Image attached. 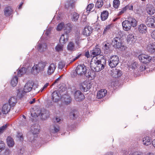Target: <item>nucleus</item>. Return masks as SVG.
<instances>
[{"mask_svg":"<svg viewBox=\"0 0 155 155\" xmlns=\"http://www.w3.org/2000/svg\"><path fill=\"white\" fill-rule=\"evenodd\" d=\"M106 63L105 58L104 57L102 56L99 60L97 59L94 62L91 61L90 67L94 71L99 72L104 68Z\"/></svg>","mask_w":155,"mask_h":155,"instance_id":"nucleus-1","label":"nucleus"},{"mask_svg":"<svg viewBox=\"0 0 155 155\" xmlns=\"http://www.w3.org/2000/svg\"><path fill=\"white\" fill-rule=\"evenodd\" d=\"M48 63L46 61H41L38 64L35 65L32 68L31 72L32 74L35 75L37 74L41 71H44V68Z\"/></svg>","mask_w":155,"mask_h":155,"instance_id":"nucleus-2","label":"nucleus"},{"mask_svg":"<svg viewBox=\"0 0 155 155\" xmlns=\"http://www.w3.org/2000/svg\"><path fill=\"white\" fill-rule=\"evenodd\" d=\"M31 116L33 117H38L40 116L41 119L45 120L49 117L50 112L45 109H43L41 110H38L37 113L34 114L31 113Z\"/></svg>","mask_w":155,"mask_h":155,"instance_id":"nucleus-3","label":"nucleus"},{"mask_svg":"<svg viewBox=\"0 0 155 155\" xmlns=\"http://www.w3.org/2000/svg\"><path fill=\"white\" fill-rule=\"evenodd\" d=\"M122 34L121 32H119L118 35H117V36L115 37L112 40L111 44L114 48H119L123 45L121 39L122 36L121 35Z\"/></svg>","mask_w":155,"mask_h":155,"instance_id":"nucleus-4","label":"nucleus"},{"mask_svg":"<svg viewBox=\"0 0 155 155\" xmlns=\"http://www.w3.org/2000/svg\"><path fill=\"white\" fill-rule=\"evenodd\" d=\"M108 65L112 68L116 67L119 62L118 56L116 55L111 56L108 59Z\"/></svg>","mask_w":155,"mask_h":155,"instance_id":"nucleus-5","label":"nucleus"},{"mask_svg":"<svg viewBox=\"0 0 155 155\" xmlns=\"http://www.w3.org/2000/svg\"><path fill=\"white\" fill-rule=\"evenodd\" d=\"M75 71V74H78L80 76L84 75L85 76L87 71L86 67L84 65H79L76 67Z\"/></svg>","mask_w":155,"mask_h":155,"instance_id":"nucleus-6","label":"nucleus"},{"mask_svg":"<svg viewBox=\"0 0 155 155\" xmlns=\"http://www.w3.org/2000/svg\"><path fill=\"white\" fill-rule=\"evenodd\" d=\"M145 23L148 27L155 28V17L151 16H147L145 20Z\"/></svg>","mask_w":155,"mask_h":155,"instance_id":"nucleus-7","label":"nucleus"},{"mask_svg":"<svg viewBox=\"0 0 155 155\" xmlns=\"http://www.w3.org/2000/svg\"><path fill=\"white\" fill-rule=\"evenodd\" d=\"M138 58L141 62L147 64L150 61L151 57L145 54H142L138 56Z\"/></svg>","mask_w":155,"mask_h":155,"instance_id":"nucleus-8","label":"nucleus"},{"mask_svg":"<svg viewBox=\"0 0 155 155\" xmlns=\"http://www.w3.org/2000/svg\"><path fill=\"white\" fill-rule=\"evenodd\" d=\"M91 87V84L87 81H84L80 84L81 89L84 92H87Z\"/></svg>","mask_w":155,"mask_h":155,"instance_id":"nucleus-9","label":"nucleus"},{"mask_svg":"<svg viewBox=\"0 0 155 155\" xmlns=\"http://www.w3.org/2000/svg\"><path fill=\"white\" fill-rule=\"evenodd\" d=\"M110 74L114 78H118L122 76V73L119 69L115 68L111 71Z\"/></svg>","mask_w":155,"mask_h":155,"instance_id":"nucleus-10","label":"nucleus"},{"mask_svg":"<svg viewBox=\"0 0 155 155\" xmlns=\"http://www.w3.org/2000/svg\"><path fill=\"white\" fill-rule=\"evenodd\" d=\"M74 98L78 101H81L84 98V96L80 91H77L74 93Z\"/></svg>","mask_w":155,"mask_h":155,"instance_id":"nucleus-11","label":"nucleus"},{"mask_svg":"<svg viewBox=\"0 0 155 155\" xmlns=\"http://www.w3.org/2000/svg\"><path fill=\"white\" fill-rule=\"evenodd\" d=\"M103 48L104 50V53L105 54H110L112 51L110 48L111 44L108 42L106 43L104 42L103 44Z\"/></svg>","mask_w":155,"mask_h":155,"instance_id":"nucleus-12","label":"nucleus"},{"mask_svg":"<svg viewBox=\"0 0 155 155\" xmlns=\"http://www.w3.org/2000/svg\"><path fill=\"white\" fill-rule=\"evenodd\" d=\"M40 126L38 124H34L31 127V131L33 135L38 134L40 132Z\"/></svg>","mask_w":155,"mask_h":155,"instance_id":"nucleus-13","label":"nucleus"},{"mask_svg":"<svg viewBox=\"0 0 155 155\" xmlns=\"http://www.w3.org/2000/svg\"><path fill=\"white\" fill-rule=\"evenodd\" d=\"M60 94L59 92L58 91L53 92L51 94V99L53 101L56 102L60 99Z\"/></svg>","mask_w":155,"mask_h":155,"instance_id":"nucleus-14","label":"nucleus"},{"mask_svg":"<svg viewBox=\"0 0 155 155\" xmlns=\"http://www.w3.org/2000/svg\"><path fill=\"white\" fill-rule=\"evenodd\" d=\"M33 84L32 82H29L26 83L24 87V91L26 93L30 91L32 89Z\"/></svg>","mask_w":155,"mask_h":155,"instance_id":"nucleus-15","label":"nucleus"},{"mask_svg":"<svg viewBox=\"0 0 155 155\" xmlns=\"http://www.w3.org/2000/svg\"><path fill=\"white\" fill-rule=\"evenodd\" d=\"M11 107L8 104H4L2 109V113L3 114H8L10 111Z\"/></svg>","mask_w":155,"mask_h":155,"instance_id":"nucleus-16","label":"nucleus"},{"mask_svg":"<svg viewBox=\"0 0 155 155\" xmlns=\"http://www.w3.org/2000/svg\"><path fill=\"white\" fill-rule=\"evenodd\" d=\"M74 42L76 45V48L78 49L81 47V43L82 39L80 38L79 35H76L74 38Z\"/></svg>","mask_w":155,"mask_h":155,"instance_id":"nucleus-17","label":"nucleus"},{"mask_svg":"<svg viewBox=\"0 0 155 155\" xmlns=\"http://www.w3.org/2000/svg\"><path fill=\"white\" fill-rule=\"evenodd\" d=\"M17 102V98L14 96L11 97L8 100V104L11 107H14L16 104Z\"/></svg>","mask_w":155,"mask_h":155,"instance_id":"nucleus-18","label":"nucleus"},{"mask_svg":"<svg viewBox=\"0 0 155 155\" xmlns=\"http://www.w3.org/2000/svg\"><path fill=\"white\" fill-rule=\"evenodd\" d=\"M122 25L123 29L125 31H128L130 30L131 28L130 23L127 20L124 21L123 22Z\"/></svg>","mask_w":155,"mask_h":155,"instance_id":"nucleus-19","label":"nucleus"},{"mask_svg":"<svg viewBox=\"0 0 155 155\" xmlns=\"http://www.w3.org/2000/svg\"><path fill=\"white\" fill-rule=\"evenodd\" d=\"M146 10L147 13L150 15H152L155 12V10L154 7L151 5H147Z\"/></svg>","mask_w":155,"mask_h":155,"instance_id":"nucleus-20","label":"nucleus"},{"mask_svg":"<svg viewBox=\"0 0 155 155\" xmlns=\"http://www.w3.org/2000/svg\"><path fill=\"white\" fill-rule=\"evenodd\" d=\"M95 72L91 69V70L88 71L87 73V72H86L85 76L89 79H92L95 77Z\"/></svg>","mask_w":155,"mask_h":155,"instance_id":"nucleus-21","label":"nucleus"},{"mask_svg":"<svg viewBox=\"0 0 155 155\" xmlns=\"http://www.w3.org/2000/svg\"><path fill=\"white\" fill-rule=\"evenodd\" d=\"M47 45L46 43H38L37 48L38 50L40 52H42L45 50L47 48Z\"/></svg>","mask_w":155,"mask_h":155,"instance_id":"nucleus-22","label":"nucleus"},{"mask_svg":"<svg viewBox=\"0 0 155 155\" xmlns=\"http://www.w3.org/2000/svg\"><path fill=\"white\" fill-rule=\"evenodd\" d=\"M107 91L104 89L101 90L97 94V97L99 99H101L104 97L107 94Z\"/></svg>","mask_w":155,"mask_h":155,"instance_id":"nucleus-23","label":"nucleus"},{"mask_svg":"<svg viewBox=\"0 0 155 155\" xmlns=\"http://www.w3.org/2000/svg\"><path fill=\"white\" fill-rule=\"evenodd\" d=\"M78 111L76 110H72L69 114L70 117L72 120L76 119L78 117Z\"/></svg>","mask_w":155,"mask_h":155,"instance_id":"nucleus-24","label":"nucleus"},{"mask_svg":"<svg viewBox=\"0 0 155 155\" xmlns=\"http://www.w3.org/2000/svg\"><path fill=\"white\" fill-rule=\"evenodd\" d=\"M56 68V66L55 64L53 63L51 64L48 68V74L50 75L51 74L54 72Z\"/></svg>","mask_w":155,"mask_h":155,"instance_id":"nucleus-25","label":"nucleus"},{"mask_svg":"<svg viewBox=\"0 0 155 155\" xmlns=\"http://www.w3.org/2000/svg\"><path fill=\"white\" fill-rule=\"evenodd\" d=\"M147 51L152 53L155 52V42L151 43L149 44L147 47Z\"/></svg>","mask_w":155,"mask_h":155,"instance_id":"nucleus-26","label":"nucleus"},{"mask_svg":"<svg viewBox=\"0 0 155 155\" xmlns=\"http://www.w3.org/2000/svg\"><path fill=\"white\" fill-rule=\"evenodd\" d=\"M72 28V25L70 23H68L65 25L64 28V33L67 35L70 33L71 31Z\"/></svg>","mask_w":155,"mask_h":155,"instance_id":"nucleus-27","label":"nucleus"},{"mask_svg":"<svg viewBox=\"0 0 155 155\" xmlns=\"http://www.w3.org/2000/svg\"><path fill=\"white\" fill-rule=\"evenodd\" d=\"M92 30L90 26L85 27L83 31V34L86 36H89L92 32Z\"/></svg>","mask_w":155,"mask_h":155,"instance_id":"nucleus-28","label":"nucleus"},{"mask_svg":"<svg viewBox=\"0 0 155 155\" xmlns=\"http://www.w3.org/2000/svg\"><path fill=\"white\" fill-rule=\"evenodd\" d=\"M147 27L143 24L140 25L138 27V31L140 33L145 34L147 32Z\"/></svg>","mask_w":155,"mask_h":155,"instance_id":"nucleus-29","label":"nucleus"},{"mask_svg":"<svg viewBox=\"0 0 155 155\" xmlns=\"http://www.w3.org/2000/svg\"><path fill=\"white\" fill-rule=\"evenodd\" d=\"M151 140L150 138L149 137L144 136L143 138V144L146 146L150 145L151 143Z\"/></svg>","mask_w":155,"mask_h":155,"instance_id":"nucleus-30","label":"nucleus"},{"mask_svg":"<svg viewBox=\"0 0 155 155\" xmlns=\"http://www.w3.org/2000/svg\"><path fill=\"white\" fill-rule=\"evenodd\" d=\"M127 20L131 27H135L137 25V21L135 18L130 17L127 18Z\"/></svg>","mask_w":155,"mask_h":155,"instance_id":"nucleus-31","label":"nucleus"},{"mask_svg":"<svg viewBox=\"0 0 155 155\" xmlns=\"http://www.w3.org/2000/svg\"><path fill=\"white\" fill-rule=\"evenodd\" d=\"M68 39V35L65 33L61 35L59 40V41L61 44H65L66 41Z\"/></svg>","mask_w":155,"mask_h":155,"instance_id":"nucleus-32","label":"nucleus"},{"mask_svg":"<svg viewBox=\"0 0 155 155\" xmlns=\"http://www.w3.org/2000/svg\"><path fill=\"white\" fill-rule=\"evenodd\" d=\"M101 49L98 48H94L90 52L91 54L93 55V56H96L99 55L101 53Z\"/></svg>","mask_w":155,"mask_h":155,"instance_id":"nucleus-33","label":"nucleus"},{"mask_svg":"<svg viewBox=\"0 0 155 155\" xmlns=\"http://www.w3.org/2000/svg\"><path fill=\"white\" fill-rule=\"evenodd\" d=\"M13 11L9 6L5 8L4 10V15L6 16H10L12 13Z\"/></svg>","mask_w":155,"mask_h":155,"instance_id":"nucleus-34","label":"nucleus"},{"mask_svg":"<svg viewBox=\"0 0 155 155\" xmlns=\"http://www.w3.org/2000/svg\"><path fill=\"white\" fill-rule=\"evenodd\" d=\"M128 9L130 10H132L133 9V6L131 5V6H130L129 5H127L125 6L122 8L120 11L119 12L118 15H121L125 12Z\"/></svg>","mask_w":155,"mask_h":155,"instance_id":"nucleus-35","label":"nucleus"},{"mask_svg":"<svg viewBox=\"0 0 155 155\" xmlns=\"http://www.w3.org/2000/svg\"><path fill=\"white\" fill-rule=\"evenodd\" d=\"M7 143L8 145L10 147H12L15 143L13 139L10 137H8L7 139Z\"/></svg>","mask_w":155,"mask_h":155,"instance_id":"nucleus-36","label":"nucleus"},{"mask_svg":"<svg viewBox=\"0 0 155 155\" xmlns=\"http://www.w3.org/2000/svg\"><path fill=\"white\" fill-rule=\"evenodd\" d=\"M109 13L107 11H104L102 12L101 15V18L102 21H105L106 20L108 16Z\"/></svg>","mask_w":155,"mask_h":155,"instance_id":"nucleus-37","label":"nucleus"},{"mask_svg":"<svg viewBox=\"0 0 155 155\" xmlns=\"http://www.w3.org/2000/svg\"><path fill=\"white\" fill-rule=\"evenodd\" d=\"M26 70V68H19L17 71L18 76L19 77L23 75L25 73Z\"/></svg>","mask_w":155,"mask_h":155,"instance_id":"nucleus-38","label":"nucleus"},{"mask_svg":"<svg viewBox=\"0 0 155 155\" xmlns=\"http://www.w3.org/2000/svg\"><path fill=\"white\" fill-rule=\"evenodd\" d=\"M67 49L70 51H73L76 50L74 44L73 42H69L67 45Z\"/></svg>","mask_w":155,"mask_h":155,"instance_id":"nucleus-39","label":"nucleus"},{"mask_svg":"<svg viewBox=\"0 0 155 155\" xmlns=\"http://www.w3.org/2000/svg\"><path fill=\"white\" fill-rule=\"evenodd\" d=\"M17 97L19 99H21L23 97L26 93L24 91V90L21 91L20 89H18L17 90Z\"/></svg>","mask_w":155,"mask_h":155,"instance_id":"nucleus-40","label":"nucleus"},{"mask_svg":"<svg viewBox=\"0 0 155 155\" xmlns=\"http://www.w3.org/2000/svg\"><path fill=\"white\" fill-rule=\"evenodd\" d=\"M74 6V4L73 0H70V1H67L65 3V7L66 8H68L69 7L73 8Z\"/></svg>","mask_w":155,"mask_h":155,"instance_id":"nucleus-41","label":"nucleus"},{"mask_svg":"<svg viewBox=\"0 0 155 155\" xmlns=\"http://www.w3.org/2000/svg\"><path fill=\"white\" fill-rule=\"evenodd\" d=\"M18 78L17 76L14 77L11 81V84L13 87L16 86L18 82Z\"/></svg>","mask_w":155,"mask_h":155,"instance_id":"nucleus-42","label":"nucleus"},{"mask_svg":"<svg viewBox=\"0 0 155 155\" xmlns=\"http://www.w3.org/2000/svg\"><path fill=\"white\" fill-rule=\"evenodd\" d=\"M104 4V2L102 0H97L95 4V7L100 8H101Z\"/></svg>","mask_w":155,"mask_h":155,"instance_id":"nucleus-43","label":"nucleus"},{"mask_svg":"<svg viewBox=\"0 0 155 155\" xmlns=\"http://www.w3.org/2000/svg\"><path fill=\"white\" fill-rule=\"evenodd\" d=\"M71 15V19L72 21H77L79 17V14L76 12H73Z\"/></svg>","mask_w":155,"mask_h":155,"instance_id":"nucleus-44","label":"nucleus"},{"mask_svg":"<svg viewBox=\"0 0 155 155\" xmlns=\"http://www.w3.org/2000/svg\"><path fill=\"white\" fill-rule=\"evenodd\" d=\"M64 101L65 104L68 105L70 104L71 101V97L68 95H65L64 97Z\"/></svg>","mask_w":155,"mask_h":155,"instance_id":"nucleus-45","label":"nucleus"},{"mask_svg":"<svg viewBox=\"0 0 155 155\" xmlns=\"http://www.w3.org/2000/svg\"><path fill=\"white\" fill-rule=\"evenodd\" d=\"M120 5L119 0H114L113 2V6L114 8H117Z\"/></svg>","mask_w":155,"mask_h":155,"instance_id":"nucleus-46","label":"nucleus"},{"mask_svg":"<svg viewBox=\"0 0 155 155\" xmlns=\"http://www.w3.org/2000/svg\"><path fill=\"white\" fill-rule=\"evenodd\" d=\"M59 130V127L58 126H54L53 129L51 130V132L52 133H55L58 132Z\"/></svg>","mask_w":155,"mask_h":155,"instance_id":"nucleus-47","label":"nucleus"},{"mask_svg":"<svg viewBox=\"0 0 155 155\" xmlns=\"http://www.w3.org/2000/svg\"><path fill=\"white\" fill-rule=\"evenodd\" d=\"M5 147V144L4 142L0 140V152L3 150Z\"/></svg>","mask_w":155,"mask_h":155,"instance_id":"nucleus-48","label":"nucleus"},{"mask_svg":"<svg viewBox=\"0 0 155 155\" xmlns=\"http://www.w3.org/2000/svg\"><path fill=\"white\" fill-rule=\"evenodd\" d=\"M65 25L64 23H61L59 24L57 26V30L58 31H60L61 30L62 28L64 27V26Z\"/></svg>","mask_w":155,"mask_h":155,"instance_id":"nucleus-49","label":"nucleus"},{"mask_svg":"<svg viewBox=\"0 0 155 155\" xmlns=\"http://www.w3.org/2000/svg\"><path fill=\"white\" fill-rule=\"evenodd\" d=\"M94 5L93 3L90 4L87 6L86 8L87 11L90 12L94 7Z\"/></svg>","mask_w":155,"mask_h":155,"instance_id":"nucleus-50","label":"nucleus"},{"mask_svg":"<svg viewBox=\"0 0 155 155\" xmlns=\"http://www.w3.org/2000/svg\"><path fill=\"white\" fill-rule=\"evenodd\" d=\"M111 27V25H108L106 26V27L104 29L103 34H106L108 31H109V30L110 29V27Z\"/></svg>","mask_w":155,"mask_h":155,"instance_id":"nucleus-51","label":"nucleus"},{"mask_svg":"<svg viewBox=\"0 0 155 155\" xmlns=\"http://www.w3.org/2000/svg\"><path fill=\"white\" fill-rule=\"evenodd\" d=\"M7 127V124H5L0 127V134L3 132L6 129Z\"/></svg>","mask_w":155,"mask_h":155,"instance_id":"nucleus-52","label":"nucleus"},{"mask_svg":"<svg viewBox=\"0 0 155 155\" xmlns=\"http://www.w3.org/2000/svg\"><path fill=\"white\" fill-rule=\"evenodd\" d=\"M63 47L60 45H57L55 47V49L57 51H59L62 50Z\"/></svg>","mask_w":155,"mask_h":155,"instance_id":"nucleus-53","label":"nucleus"},{"mask_svg":"<svg viewBox=\"0 0 155 155\" xmlns=\"http://www.w3.org/2000/svg\"><path fill=\"white\" fill-rule=\"evenodd\" d=\"M65 65V63L63 61H60L59 63L58 68L61 69L63 68Z\"/></svg>","mask_w":155,"mask_h":155,"instance_id":"nucleus-54","label":"nucleus"},{"mask_svg":"<svg viewBox=\"0 0 155 155\" xmlns=\"http://www.w3.org/2000/svg\"><path fill=\"white\" fill-rule=\"evenodd\" d=\"M134 39V36L132 35H130L127 36V41H132Z\"/></svg>","mask_w":155,"mask_h":155,"instance_id":"nucleus-55","label":"nucleus"},{"mask_svg":"<svg viewBox=\"0 0 155 155\" xmlns=\"http://www.w3.org/2000/svg\"><path fill=\"white\" fill-rule=\"evenodd\" d=\"M145 69V67L144 65H142L140 67V70L141 71H143Z\"/></svg>","mask_w":155,"mask_h":155,"instance_id":"nucleus-56","label":"nucleus"},{"mask_svg":"<svg viewBox=\"0 0 155 155\" xmlns=\"http://www.w3.org/2000/svg\"><path fill=\"white\" fill-rule=\"evenodd\" d=\"M61 121V119L59 117H56L55 119V122L60 124V122Z\"/></svg>","mask_w":155,"mask_h":155,"instance_id":"nucleus-57","label":"nucleus"},{"mask_svg":"<svg viewBox=\"0 0 155 155\" xmlns=\"http://www.w3.org/2000/svg\"><path fill=\"white\" fill-rule=\"evenodd\" d=\"M48 83H46L43 86L42 89H41L40 91L41 92H42L48 86Z\"/></svg>","mask_w":155,"mask_h":155,"instance_id":"nucleus-58","label":"nucleus"},{"mask_svg":"<svg viewBox=\"0 0 155 155\" xmlns=\"http://www.w3.org/2000/svg\"><path fill=\"white\" fill-rule=\"evenodd\" d=\"M151 36L153 39L155 40V30L151 33Z\"/></svg>","mask_w":155,"mask_h":155,"instance_id":"nucleus-59","label":"nucleus"},{"mask_svg":"<svg viewBox=\"0 0 155 155\" xmlns=\"http://www.w3.org/2000/svg\"><path fill=\"white\" fill-rule=\"evenodd\" d=\"M133 155H143V154L141 152H136L134 153Z\"/></svg>","mask_w":155,"mask_h":155,"instance_id":"nucleus-60","label":"nucleus"},{"mask_svg":"<svg viewBox=\"0 0 155 155\" xmlns=\"http://www.w3.org/2000/svg\"><path fill=\"white\" fill-rule=\"evenodd\" d=\"M84 56L87 58H88L90 57V54L88 51L85 52L84 54Z\"/></svg>","mask_w":155,"mask_h":155,"instance_id":"nucleus-61","label":"nucleus"},{"mask_svg":"<svg viewBox=\"0 0 155 155\" xmlns=\"http://www.w3.org/2000/svg\"><path fill=\"white\" fill-rule=\"evenodd\" d=\"M81 55V54H80L78 55L77 57H76L75 58L73 59L72 61H74L77 59H78L80 57Z\"/></svg>","mask_w":155,"mask_h":155,"instance_id":"nucleus-62","label":"nucleus"},{"mask_svg":"<svg viewBox=\"0 0 155 155\" xmlns=\"http://www.w3.org/2000/svg\"><path fill=\"white\" fill-rule=\"evenodd\" d=\"M35 99L33 98L32 99V101H29V103L31 104H33L35 102Z\"/></svg>","mask_w":155,"mask_h":155,"instance_id":"nucleus-63","label":"nucleus"},{"mask_svg":"<svg viewBox=\"0 0 155 155\" xmlns=\"http://www.w3.org/2000/svg\"><path fill=\"white\" fill-rule=\"evenodd\" d=\"M105 155H113V153L112 152L107 153Z\"/></svg>","mask_w":155,"mask_h":155,"instance_id":"nucleus-64","label":"nucleus"}]
</instances>
